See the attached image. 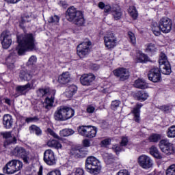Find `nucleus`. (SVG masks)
I'll return each instance as SVG.
<instances>
[{
    "mask_svg": "<svg viewBox=\"0 0 175 175\" xmlns=\"http://www.w3.org/2000/svg\"><path fill=\"white\" fill-rule=\"evenodd\" d=\"M104 43L108 50H111L117 46V38L113 33H110L104 37Z\"/></svg>",
    "mask_w": 175,
    "mask_h": 175,
    "instance_id": "nucleus-14",
    "label": "nucleus"
},
{
    "mask_svg": "<svg viewBox=\"0 0 175 175\" xmlns=\"http://www.w3.org/2000/svg\"><path fill=\"white\" fill-rule=\"evenodd\" d=\"M167 136L170 138L175 137V126H171L169 127L167 131Z\"/></svg>",
    "mask_w": 175,
    "mask_h": 175,
    "instance_id": "nucleus-39",
    "label": "nucleus"
},
{
    "mask_svg": "<svg viewBox=\"0 0 175 175\" xmlns=\"http://www.w3.org/2000/svg\"><path fill=\"white\" fill-rule=\"evenodd\" d=\"M47 133L49 135H51V136H53V137H55V139L61 140V137L59 136H58V135L57 133H55V132H54V131H53L51 129H50V128L47 129Z\"/></svg>",
    "mask_w": 175,
    "mask_h": 175,
    "instance_id": "nucleus-47",
    "label": "nucleus"
},
{
    "mask_svg": "<svg viewBox=\"0 0 175 175\" xmlns=\"http://www.w3.org/2000/svg\"><path fill=\"white\" fill-rule=\"evenodd\" d=\"M83 144L84 147H90V146H91V142L88 139H84Z\"/></svg>",
    "mask_w": 175,
    "mask_h": 175,
    "instance_id": "nucleus-60",
    "label": "nucleus"
},
{
    "mask_svg": "<svg viewBox=\"0 0 175 175\" xmlns=\"http://www.w3.org/2000/svg\"><path fill=\"white\" fill-rule=\"evenodd\" d=\"M1 103H6V105H8L10 106L12 105V100L9 98H3L0 100Z\"/></svg>",
    "mask_w": 175,
    "mask_h": 175,
    "instance_id": "nucleus-53",
    "label": "nucleus"
},
{
    "mask_svg": "<svg viewBox=\"0 0 175 175\" xmlns=\"http://www.w3.org/2000/svg\"><path fill=\"white\" fill-rule=\"evenodd\" d=\"M33 77V70H22L20 72L19 77L22 81H29Z\"/></svg>",
    "mask_w": 175,
    "mask_h": 175,
    "instance_id": "nucleus-21",
    "label": "nucleus"
},
{
    "mask_svg": "<svg viewBox=\"0 0 175 175\" xmlns=\"http://www.w3.org/2000/svg\"><path fill=\"white\" fill-rule=\"evenodd\" d=\"M159 64L160 65V70L163 75H170L172 73L170 63L167 61V56L163 52L160 53Z\"/></svg>",
    "mask_w": 175,
    "mask_h": 175,
    "instance_id": "nucleus-6",
    "label": "nucleus"
},
{
    "mask_svg": "<svg viewBox=\"0 0 175 175\" xmlns=\"http://www.w3.org/2000/svg\"><path fill=\"white\" fill-rule=\"evenodd\" d=\"M128 138L127 137H123L122 139L121 143H120V146H122V147H125V146H126L128 144Z\"/></svg>",
    "mask_w": 175,
    "mask_h": 175,
    "instance_id": "nucleus-54",
    "label": "nucleus"
},
{
    "mask_svg": "<svg viewBox=\"0 0 175 175\" xmlns=\"http://www.w3.org/2000/svg\"><path fill=\"white\" fill-rule=\"evenodd\" d=\"M105 6V3L103 2H100L98 3V8H100V9H104Z\"/></svg>",
    "mask_w": 175,
    "mask_h": 175,
    "instance_id": "nucleus-64",
    "label": "nucleus"
},
{
    "mask_svg": "<svg viewBox=\"0 0 175 175\" xmlns=\"http://www.w3.org/2000/svg\"><path fill=\"white\" fill-rule=\"evenodd\" d=\"M128 36L131 43H132V44H136V36H135V33L132 31H129Z\"/></svg>",
    "mask_w": 175,
    "mask_h": 175,
    "instance_id": "nucleus-45",
    "label": "nucleus"
},
{
    "mask_svg": "<svg viewBox=\"0 0 175 175\" xmlns=\"http://www.w3.org/2000/svg\"><path fill=\"white\" fill-rule=\"evenodd\" d=\"M66 18L68 21H70V23H72L73 24H75V25H78V27L84 25V23L85 21L83 12L77 10V9L73 6L67 9Z\"/></svg>",
    "mask_w": 175,
    "mask_h": 175,
    "instance_id": "nucleus-2",
    "label": "nucleus"
},
{
    "mask_svg": "<svg viewBox=\"0 0 175 175\" xmlns=\"http://www.w3.org/2000/svg\"><path fill=\"white\" fill-rule=\"evenodd\" d=\"M54 99H55V98L54 97V94L51 97H46L45 98L44 106L45 109H46V110L51 109V107H53V105H54Z\"/></svg>",
    "mask_w": 175,
    "mask_h": 175,
    "instance_id": "nucleus-29",
    "label": "nucleus"
},
{
    "mask_svg": "<svg viewBox=\"0 0 175 175\" xmlns=\"http://www.w3.org/2000/svg\"><path fill=\"white\" fill-rule=\"evenodd\" d=\"M78 133L81 135V136L92 139L96 136L98 130H96V128L92 126H79L78 127Z\"/></svg>",
    "mask_w": 175,
    "mask_h": 175,
    "instance_id": "nucleus-7",
    "label": "nucleus"
},
{
    "mask_svg": "<svg viewBox=\"0 0 175 175\" xmlns=\"http://www.w3.org/2000/svg\"><path fill=\"white\" fill-rule=\"evenodd\" d=\"M128 12H129L131 17H132V18H133V20H136V18H137L139 14L137 13V10H136V7L131 6L129 8Z\"/></svg>",
    "mask_w": 175,
    "mask_h": 175,
    "instance_id": "nucleus-36",
    "label": "nucleus"
},
{
    "mask_svg": "<svg viewBox=\"0 0 175 175\" xmlns=\"http://www.w3.org/2000/svg\"><path fill=\"white\" fill-rule=\"evenodd\" d=\"M95 80V75L92 74H83L80 77L82 85H91V83Z\"/></svg>",
    "mask_w": 175,
    "mask_h": 175,
    "instance_id": "nucleus-20",
    "label": "nucleus"
},
{
    "mask_svg": "<svg viewBox=\"0 0 175 175\" xmlns=\"http://www.w3.org/2000/svg\"><path fill=\"white\" fill-rule=\"evenodd\" d=\"M149 150L150 154H151L152 157L157 159H162V156L161 155V153H159V150H158V148H157V146H152Z\"/></svg>",
    "mask_w": 175,
    "mask_h": 175,
    "instance_id": "nucleus-30",
    "label": "nucleus"
},
{
    "mask_svg": "<svg viewBox=\"0 0 175 175\" xmlns=\"http://www.w3.org/2000/svg\"><path fill=\"white\" fill-rule=\"evenodd\" d=\"M1 135L3 136V139H5V142L4 143L5 146L8 144H16V143H17V138L14 135L12 134V132H3Z\"/></svg>",
    "mask_w": 175,
    "mask_h": 175,
    "instance_id": "nucleus-19",
    "label": "nucleus"
},
{
    "mask_svg": "<svg viewBox=\"0 0 175 175\" xmlns=\"http://www.w3.org/2000/svg\"><path fill=\"white\" fill-rule=\"evenodd\" d=\"M113 74L116 76V77H119V79L121 81H125V80H128V79H129V76L131 75L129 70L124 68L115 70L113 71Z\"/></svg>",
    "mask_w": 175,
    "mask_h": 175,
    "instance_id": "nucleus-18",
    "label": "nucleus"
},
{
    "mask_svg": "<svg viewBox=\"0 0 175 175\" xmlns=\"http://www.w3.org/2000/svg\"><path fill=\"white\" fill-rule=\"evenodd\" d=\"M160 109L163 110V111H169L172 108L169 105H163L160 107Z\"/></svg>",
    "mask_w": 175,
    "mask_h": 175,
    "instance_id": "nucleus-56",
    "label": "nucleus"
},
{
    "mask_svg": "<svg viewBox=\"0 0 175 175\" xmlns=\"http://www.w3.org/2000/svg\"><path fill=\"white\" fill-rule=\"evenodd\" d=\"M30 133H36V136L42 135V129L36 125H31L29 127Z\"/></svg>",
    "mask_w": 175,
    "mask_h": 175,
    "instance_id": "nucleus-34",
    "label": "nucleus"
},
{
    "mask_svg": "<svg viewBox=\"0 0 175 175\" xmlns=\"http://www.w3.org/2000/svg\"><path fill=\"white\" fill-rule=\"evenodd\" d=\"M13 155L18 158H22L25 163H29V152L21 146H16L12 151Z\"/></svg>",
    "mask_w": 175,
    "mask_h": 175,
    "instance_id": "nucleus-9",
    "label": "nucleus"
},
{
    "mask_svg": "<svg viewBox=\"0 0 175 175\" xmlns=\"http://www.w3.org/2000/svg\"><path fill=\"white\" fill-rule=\"evenodd\" d=\"M152 31L154 33V35H155V36H159V35H161V31H162L161 29V26L159 25H158L157 23L156 22H153L152 23Z\"/></svg>",
    "mask_w": 175,
    "mask_h": 175,
    "instance_id": "nucleus-31",
    "label": "nucleus"
},
{
    "mask_svg": "<svg viewBox=\"0 0 175 175\" xmlns=\"http://www.w3.org/2000/svg\"><path fill=\"white\" fill-rule=\"evenodd\" d=\"M38 121H39V118H38V116H34L33 118L29 117L25 119V122L27 124H29V122H38Z\"/></svg>",
    "mask_w": 175,
    "mask_h": 175,
    "instance_id": "nucleus-48",
    "label": "nucleus"
},
{
    "mask_svg": "<svg viewBox=\"0 0 175 175\" xmlns=\"http://www.w3.org/2000/svg\"><path fill=\"white\" fill-rule=\"evenodd\" d=\"M75 116V110L67 106H60L57 107L54 113L55 121H66Z\"/></svg>",
    "mask_w": 175,
    "mask_h": 175,
    "instance_id": "nucleus-3",
    "label": "nucleus"
},
{
    "mask_svg": "<svg viewBox=\"0 0 175 175\" xmlns=\"http://www.w3.org/2000/svg\"><path fill=\"white\" fill-rule=\"evenodd\" d=\"M47 175H61V172L59 170L51 171Z\"/></svg>",
    "mask_w": 175,
    "mask_h": 175,
    "instance_id": "nucleus-57",
    "label": "nucleus"
},
{
    "mask_svg": "<svg viewBox=\"0 0 175 175\" xmlns=\"http://www.w3.org/2000/svg\"><path fill=\"white\" fill-rule=\"evenodd\" d=\"M157 50H158V49L157 48L155 44L149 43L146 44V53H149L150 54H154V53H157Z\"/></svg>",
    "mask_w": 175,
    "mask_h": 175,
    "instance_id": "nucleus-33",
    "label": "nucleus"
},
{
    "mask_svg": "<svg viewBox=\"0 0 175 175\" xmlns=\"http://www.w3.org/2000/svg\"><path fill=\"white\" fill-rule=\"evenodd\" d=\"M36 61H37L36 56L32 55L31 57H29L27 62V65H33L34 64H36Z\"/></svg>",
    "mask_w": 175,
    "mask_h": 175,
    "instance_id": "nucleus-49",
    "label": "nucleus"
},
{
    "mask_svg": "<svg viewBox=\"0 0 175 175\" xmlns=\"http://www.w3.org/2000/svg\"><path fill=\"white\" fill-rule=\"evenodd\" d=\"M18 45L16 49H12L10 55L6 59L8 66L13 69L14 68V62H16V56L24 55L27 51H33L38 50L36 46V40L33 33L22 34L17 36Z\"/></svg>",
    "mask_w": 175,
    "mask_h": 175,
    "instance_id": "nucleus-1",
    "label": "nucleus"
},
{
    "mask_svg": "<svg viewBox=\"0 0 175 175\" xmlns=\"http://www.w3.org/2000/svg\"><path fill=\"white\" fill-rule=\"evenodd\" d=\"M133 85L135 88H139V90H146L148 87L146 80L142 79L135 80Z\"/></svg>",
    "mask_w": 175,
    "mask_h": 175,
    "instance_id": "nucleus-27",
    "label": "nucleus"
},
{
    "mask_svg": "<svg viewBox=\"0 0 175 175\" xmlns=\"http://www.w3.org/2000/svg\"><path fill=\"white\" fill-rule=\"evenodd\" d=\"M87 111L90 113H92L95 111V108L91 105H89L88 107H87Z\"/></svg>",
    "mask_w": 175,
    "mask_h": 175,
    "instance_id": "nucleus-59",
    "label": "nucleus"
},
{
    "mask_svg": "<svg viewBox=\"0 0 175 175\" xmlns=\"http://www.w3.org/2000/svg\"><path fill=\"white\" fill-rule=\"evenodd\" d=\"M118 175H130L129 172L126 170H121L118 172Z\"/></svg>",
    "mask_w": 175,
    "mask_h": 175,
    "instance_id": "nucleus-55",
    "label": "nucleus"
},
{
    "mask_svg": "<svg viewBox=\"0 0 175 175\" xmlns=\"http://www.w3.org/2000/svg\"><path fill=\"white\" fill-rule=\"evenodd\" d=\"M166 175H175V164H172L166 170Z\"/></svg>",
    "mask_w": 175,
    "mask_h": 175,
    "instance_id": "nucleus-43",
    "label": "nucleus"
},
{
    "mask_svg": "<svg viewBox=\"0 0 175 175\" xmlns=\"http://www.w3.org/2000/svg\"><path fill=\"white\" fill-rule=\"evenodd\" d=\"M159 147L166 155H172L174 153V146L167 139H161L159 143Z\"/></svg>",
    "mask_w": 175,
    "mask_h": 175,
    "instance_id": "nucleus-8",
    "label": "nucleus"
},
{
    "mask_svg": "<svg viewBox=\"0 0 175 175\" xmlns=\"http://www.w3.org/2000/svg\"><path fill=\"white\" fill-rule=\"evenodd\" d=\"M138 62H147L148 61V56L144 53H140L137 57Z\"/></svg>",
    "mask_w": 175,
    "mask_h": 175,
    "instance_id": "nucleus-44",
    "label": "nucleus"
},
{
    "mask_svg": "<svg viewBox=\"0 0 175 175\" xmlns=\"http://www.w3.org/2000/svg\"><path fill=\"white\" fill-rule=\"evenodd\" d=\"M49 94V89H39L37 91V95L39 98H43V96H46V94Z\"/></svg>",
    "mask_w": 175,
    "mask_h": 175,
    "instance_id": "nucleus-41",
    "label": "nucleus"
},
{
    "mask_svg": "<svg viewBox=\"0 0 175 175\" xmlns=\"http://www.w3.org/2000/svg\"><path fill=\"white\" fill-rule=\"evenodd\" d=\"M38 85V81L36 79H32L31 83H29V90H35Z\"/></svg>",
    "mask_w": 175,
    "mask_h": 175,
    "instance_id": "nucleus-50",
    "label": "nucleus"
},
{
    "mask_svg": "<svg viewBox=\"0 0 175 175\" xmlns=\"http://www.w3.org/2000/svg\"><path fill=\"white\" fill-rule=\"evenodd\" d=\"M120 105H121V101L118 100H113L111 104V110H117L120 107Z\"/></svg>",
    "mask_w": 175,
    "mask_h": 175,
    "instance_id": "nucleus-42",
    "label": "nucleus"
},
{
    "mask_svg": "<svg viewBox=\"0 0 175 175\" xmlns=\"http://www.w3.org/2000/svg\"><path fill=\"white\" fill-rule=\"evenodd\" d=\"M110 11L116 20H120V18H121L122 16V11L118 5H115L112 8L109 5H105L104 12L105 13H109Z\"/></svg>",
    "mask_w": 175,
    "mask_h": 175,
    "instance_id": "nucleus-12",
    "label": "nucleus"
},
{
    "mask_svg": "<svg viewBox=\"0 0 175 175\" xmlns=\"http://www.w3.org/2000/svg\"><path fill=\"white\" fill-rule=\"evenodd\" d=\"M44 162L49 166L55 165V156L54 155V152L51 150V149L46 150L44 152Z\"/></svg>",
    "mask_w": 175,
    "mask_h": 175,
    "instance_id": "nucleus-15",
    "label": "nucleus"
},
{
    "mask_svg": "<svg viewBox=\"0 0 175 175\" xmlns=\"http://www.w3.org/2000/svg\"><path fill=\"white\" fill-rule=\"evenodd\" d=\"M0 40L1 42L3 49H5V50L9 49V47L12 46V43H13V40H12V33L10 31H3L0 36Z\"/></svg>",
    "mask_w": 175,
    "mask_h": 175,
    "instance_id": "nucleus-11",
    "label": "nucleus"
},
{
    "mask_svg": "<svg viewBox=\"0 0 175 175\" xmlns=\"http://www.w3.org/2000/svg\"><path fill=\"white\" fill-rule=\"evenodd\" d=\"M103 158L105 159V162H106L108 165L113 163V161H114V157L113 154H110L109 153L104 154Z\"/></svg>",
    "mask_w": 175,
    "mask_h": 175,
    "instance_id": "nucleus-38",
    "label": "nucleus"
},
{
    "mask_svg": "<svg viewBox=\"0 0 175 175\" xmlns=\"http://www.w3.org/2000/svg\"><path fill=\"white\" fill-rule=\"evenodd\" d=\"M109 128V122L106 120H103V129H107Z\"/></svg>",
    "mask_w": 175,
    "mask_h": 175,
    "instance_id": "nucleus-61",
    "label": "nucleus"
},
{
    "mask_svg": "<svg viewBox=\"0 0 175 175\" xmlns=\"http://www.w3.org/2000/svg\"><path fill=\"white\" fill-rule=\"evenodd\" d=\"M112 150L116 152V154H118L124 149L122 148V146L121 145H113L112 147Z\"/></svg>",
    "mask_w": 175,
    "mask_h": 175,
    "instance_id": "nucleus-46",
    "label": "nucleus"
},
{
    "mask_svg": "<svg viewBox=\"0 0 175 175\" xmlns=\"http://www.w3.org/2000/svg\"><path fill=\"white\" fill-rule=\"evenodd\" d=\"M75 131L70 129H65L60 131L59 134L62 137H66L68 136H70V135H73Z\"/></svg>",
    "mask_w": 175,
    "mask_h": 175,
    "instance_id": "nucleus-37",
    "label": "nucleus"
},
{
    "mask_svg": "<svg viewBox=\"0 0 175 175\" xmlns=\"http://www.w3.org/2000/svg\"><path fill=\"white\" fill-rule=\"evenodd\" d=\"M21 169H23V161L13 159L7 163L3 167V172L7 174H14V173L20 172Z\"/></svg>",
    "mask_w": 175,
    "mask_h": 175,
    "instance_id": "nucleus-5",
    "label": "nucleus"
},
{
    "mask_svg": "<svg viewBox=\"0 0 175 175\" xmlns=\"http://www.w3.org/2000/svg\"><path fill=\"white\" fill-rule=\"evenodd\" d=\"M148 79L150 81L153 83H158V81H161V67L152 68L148 74Z\"/></svg>",
    "mask_w": 175,
    "mask_h": 175,
    "instance_id": "nucleus-16",
    "label": "nucleus"
},
{
    "mask_svg": "<svg viewBox=\"0 0 175 175\" xmlns=\"http://www.w3.org/2000/svg\"><path fill=\"white\" fill-rule=\"evenodd\" d=\"M50 24H58L59 23V16L57 15L51 16L48 19Z\"/></svg>",
    "mask_w": 175,
    "mask_h": 175,
    "instance_id": "nucleus-40",
    "label": "nucleus"
},
{
    "mask_svg": "<svg viewBox=\"0 0 175 175\" xmlns=\"http://www.w3.org/2000/svg\"><path fill=\"white\" fill-rule=\"evenodd\" d=\"M31 21V18L29 16H23L21 19V23L24 24L25 23H29Z\"/></svg>",
    "mask_w": 175,
    "mask_h": 175,
    "instance_id": "nucleus-52",
    "label": "nucleus"
},
{
    "mask_svg": "<svg viewBox=\"0 0 175 175\" xmlns=\"http://www.w3.org/2000/svg\"><path fill=\"white\" fill-rule=\"evenodd\" d=\"M161 138V134L153 133L149 136L148 140L150 143H158Z\"/></svg>",
    "mask_w": 175,
    "mask_h": 175,
    "instance_id": "nucleus-35",
    "label": "nucleus"
},
{
    "mask_svg": "<svg viewBox=\"0 0 175 175\" xmlns=\"http://www.w3.org/2000/svg\"><path fill=\"white\" fill-rule=\"evenodd\" d=\"M138 163L143 169L152 167V160L147 155H142L138 158Z\"/></svg>",
    "mask_w": 175,
    "mask_h": 175,
    "instance_id": "nucleus-17",
    "label": "nucleus"
},
{
    "mask_svg": "<svg viewBox=\"0 0 175 175\" xmlns=\"http://www.w3.org/2000/svg\"><path fill=\"white\" fill-rule=\"evenodd\" d=\"M48 147H53V148H56L57 150H59V148H62V145L58 142V141L52 139L47 142Z\"/></svg>",
    "mask_w": 175,
    "mask_h": 175,
    "instance_id": "nucleus-32",
    "label": "nucleus"
},
{
    "mask_svg": "<svg viewBox=\"0 0 175 175\" xmlns=\"http://www.w3.org/2000/svg\"><path fill=\"white\" fill-rule=\"evenodd\" d=\"M70 81V74L69 72H63L58 79L60 84H68Z\"/></svg>",
    "mask_w": 175,
    "mask_h": 175,
    "instance_id": "nucleus-26",
    "label": "nucleus"
},
{
    "mask_svg": "<svg viewBox=\"0 0 175 175\" xmlns=\"http://www.w3.org/2000/svg\"><path fill=\"white\" fill-rule=\"evenodd\" d=\"M77 92V86L75 85H70L66 89L64 95L66 98H72Z\"/></svg>",
    "mask_w": 175,
    "mask_h": 175,
    "instance_id": "nucleus-25",
    "label": "nucleus"
},
{
    "mask_svg": "<svg viewBox=\"0 0 175 175\" xmlns=\"http://www.w3.org/2000/svg\"><path fill=\"white\" fill-rule=\"evenodd\" d=\"M3 125L5 129H10L13 126V118L12 115L5 114L3 116Z\"/></svg>",
    "mask_w": 175,
    "mask_h": 175,
    "instance_id": "nucleus-24",
    "label": "nucleus"
},
{
    "mask_svg": "<svg viewBox=\"0 0 175 175\" xmlns=\"http://www.w3.org/2000/svg\"><path fill=\"white\" fill-rule=\"evenodd\" d=\"M85 170L90 174H99L100 170H102L100 161L94 157H88L85 161Z\"/></svg>",
    "mask_w": 175,
    "mask_h": 175,
    "instance_id": "nucleus-4",
    "label": "nucleus"
},
{
    "mask_svg": "<svg viewBox=\"0 0 175 175\" xmlns=\"http://www.w3.org/2000/svg\"><path fill=\"white\" fill-rule=\"evenodd\" d=\"M75 175H85L83 168L77 167L75 169Z\"/></svg>",
    "mask_w": 175,
    "mask_h": 175,
    "instance_id": "nucleus-51",
    "label": "nucleus"
},
{
    "mask_svg": "<svg viewBox=\"0 0 175 175\" xmlns=\"http://www.w3.org/2000/svg\"><path fill=\"white\" fill-rule=\"evenodd\" d=\"M111 140L109 139H104L101 142L103 146H109L110 145Z\"/></svg>",
    "mask_w": 175,
    "mask_h": 175,
    "instance_id": "nucleus-58",
    "label": "nucleus"
},
{
    "mask_svg": "<svg viewBox=\"0 0 175 175\" xmlns=\"http://www.w3.org/2000/svg\"><path fill=\"white\" fill-rule=\"evenodd\" d=\"M134 98L137 100H146L148 98V93L144 90L138 91L134 94Z\"/></svg>",
    "mask_w": 175,
    "mask_h": 175,
    "instance_id": "nucleus-28",
    "label": "nucleus"
},
{
    "mask_svg": "<svg viewBox=\"0 0 175 175\" xmlns=\"http://www.w3.org/2000/svg\"><path fill=\"white\" fill-rule=\"evenodd\" d=\"M8 3H17L20 0H5Z\"/></svg>",
    "mask_w": 175,
    "mask_h": 175,
    "instance_id": "nucleus-62",
    "label": "nucleus"
},
{
    "mask_svg": "<svg viewBox=\"0 0 175 175\" xmlns=\"http://www.w3.org/2000/svg\"><path fill=\"white\" fill-rule=\"evenodd\" d=\"M73 154L75 155V157H77V158H79V157H80V150H75Z\"/></svg>",
    "mask_w": 175,
    "mask_h": 175,
    "instance_id": "nucleus-63",
    "label": "nucleus"
},
{
    "mask_svg": "<svg viewBox=\"0 0 175 175\" xmlns=\"http://www.w3.org/2000/svg\"><path fill=\"white\" fill-rule=\"evenodd\" d=\"M91 41H87L79 44L77 47V51L80 58H84L90 54V46H91Z\"/></svg>",
    "mask_w": 175,
    "mask_h": 175,
    "instance_id": "nucleus-10",
    "label": "nucleus"
},
{
    "mask_svg": "<svg viewBox=\"0 0 175 175\" xmlns=\"http://www.w3.org/2000/svg\"><path fill=\"white\" fill-rule=\"evenodd\" d=\"M29 83H27L26 85H18L16 88V94H14V96L17 98L20 96V95H25L28 91H29Z\"/></svg>",
    "mask_w": 175,
    "mask_h": 175,
    "instance_id": "nucleus-22",
    "label": "nucleus"
},
{
    "mask_svg": "<svg viewBox=\"0 0 175 175\" xmlns=\"http://www.w3.org/2000/svg\"><path fill=\"white\" fill-rule=\"evenodd\" d=\"M159 25L163 33H169L172 31L173 23L172 22V19L167 17H163L159 21Z\"/></svg>",
    "mask_w": 175,
    "mask_h": 175,
    "instance_id": "nucleus-13",
    "label": "nucleus"
},
{
    "mask_svg": "<svg viewBox=\"0 0 175 175\" xmlns=\"http://www.w3.org/2000/svg\"><path fill=\"white\" fill-rule=\"evenodd\" d=\"M142 107H143V104L137 103L131 111L133 114L134 121L138 124L140 123V109Z\"/></svg>",
    "mask_w": 175,
    "mask_h": 175,
    "instance_id": "nucleus-23",
    "label": "nucleus"
}]
</instances>
